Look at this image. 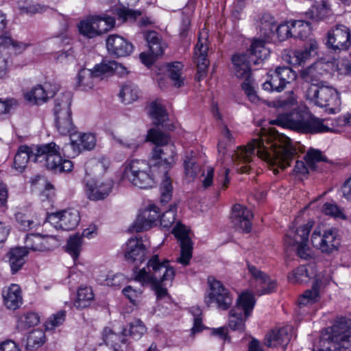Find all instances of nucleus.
<instances>
[{"label":"nucleus","instance_id":"nucleus-1","mask_svg":"<svg viewBox=\"0 0 351 351\" xmlns=\"http://www.w3.org/2000/svg\"><path fill=\"white\" fill-rule=\"evenodd\" d=\"M257 149V156L271 165L285 169L297 154L292 141L274 129L250 141L247 146L239 148L232 155L234 162L249 163Z\"/></svg>","mask_w":351,"mask_h":351},{"label":"nucleus","instance_id":"nucleus-2","mask_svg":"<svg viewBox=\"0 0 351 351\" xmlns=\"http://www.w3.org/2000/svg\"><path fill=\"white\" fill-rule=\"evenodd\" d=\"M147 140L155 145L150 162L152 168L158 167L163 173L160 186V203L166 204L171 199L173 193L172 182L168 171L175 163L174 146L169 145L167 135L154 128L148 131Z\"/></svg>","mask_w":351,"mask_h":351},{"label":"nucleus","instance_id":"nucleus-3","mask_svg":"<svg viewBox=\"0 0 351 351\" xmlns=\"http://www.w3.org/2000/svg\"><path fill=\"white\" fill-rule=\"evenodd\" d=\"M269 50L265 47L263 40H254L250 47V54L234 55L232 58V71L237 78L243 80L241 88L249 100L257 103L259 97L255 90V80L252 77L250 62L261 64L269 55Z\"/></svg>","mask_w":351,"mask_h":351},{"label":"nucleus","instance_id":"nucleus-4","mask_svg":"<svg viewBox=\"0 0 351 351\" xmlns=\"http://www.w3.org/2000/svg\"><path fill=\"white\" fill-rule=\"evenodd\" d=\"M324 121V119L315 117L306 110L295 109L289 113L280 114L269 123L302 133L317 134L332 131V128Z\"/></svg>","mask_w":351,"mask_h":351},{"label":"nucleus","instance_id":"nucleus-5","mask_svg":"<svg viewBox=\"0 0 351 351\" xmlns=\"http://www.w3.org/2000/svg\"><path fill=\"white\" fill-rule=\"evenodd\" d=\"M145 268L135 271V280L140 282L143 286L146 283H152L156 289V294L158 299H162L167 295V290L161 287V283L170 280L175 276V270L169 265V261L160 262L158 255H154L147 264Z\"/></svg>","mask_w":351,"mask_h":351},{"label":"nucleus","instance_id":"nucleus-6","mask_svg":"<svg viewBox=\"0 0 351 351\" xmlns=\"http://www.w3.org/2000/svg\"><path fill=\"white\" fill-rule=\"evenodd\" d=\"M313 351H351V332L347 319L341 317L329 332L322 334Z\"/></svg>","mask_w":351,"mask_h":351},{"label":"nucleus","instance_id":"nucleus-7","mask_svg":"<svg viewBox=\"0 0 351 351\" xmlns=\"http://www.w3.org/2000/svg\"><path fill=\"white\" fill-rule=\"evenodd\" d=\"M36 162L43 163L47 169L57 172L71 171L73 163L71 160L62 159L60 147L54 142L39 145Z\"/></svg>","mask_w":351,"mask_h":351},{"label":"nucleus","instance_id":"nucleus-8","mask_svg":"<svg viewBox=\"0 0 351 351\" xmlns=\"http://www.w3.org/2000/svg\"><path fill=\"white\" fill-rule=\"evenodd\" d=\"M308 267L311 271L305 266L302 265L294 269L288 276L289 280L291 283L302 284L307 282L311 278V275H315V281L313 283L311 289L305 291L299 299V304L300 306H305L308 303H315L317 302L320 298L319 287L321 280L318 275L314 274V266L309 265Z\"/></svg>","mask_w":351,"mask_h":351},{"label":"nucleus","instance_id":"nucleus-9","mask_svg":"<svg viewBox=\"0 0 351 351\" xmlns=\"http://www.w3.org/2000/svg\"><path fill=\"white\" fill-rule=\"evenodd\" d=\"M307 97L322 108H326L329 114L339 111L341 100L337 90L331 86H310L306 92Z\"/></svg>","mask_w":351,"mask_h":351},{"label":"nucleus","instance_id":"nucleus-10","mask_svg":"<svg viewBox=\"0 0 351 351\" xmlns=\"http://www.w3.org/2000/svg\"><path fill=\"white\" fill-rule=\"evenodd\" d=\"M255 304L254 298L250 293H243L237 300V305L230 311L229 327L233 330L243 332L245 322L250 315Z\"/></svg>","mask_w":351,"mask_h":351},{"label":"nucleus","instance_id":"nucleus-11","mask_svg":"<svg viewBox=\"0 0 351 351\" xmlns=\"http://www.w3.org/2000/svg\"><path fill=\"white\" fill-rule=\"evenodd\" d=\"M297 79V73L289 66H277L268 73V80L263 84V88L269 92H282L288 84Z\"/></svg>","mask_w":351,"mask_h":351},{"label":"nucleus","instance_id":"nucleus-12","mask_svg":"<svg viewBox=\"0 0 351 351\" xmlns=\"http://www.w3.org/2000/svg\"><path fill=\"white\" fill-rule=\"evenodd\" d=\"M209 291L204 298L206 304L209 306L215 304L217 308L228 310L232 305L233 297L223 285L217 280H209Z\"/></svg>","mask_w":351,"mask_h":351},{"label":"nucleus","instance_id":"nucleus-13","mask_svg":"<svg viewBox=\"0 0 351 351\" xmlns=\"http://www.w3.org/2000/svg\"><path fill=\"white\" fill-rule=\"evenodd\" d=\"M110 27V16L106 14L90 15L77 25L79 32L83 36L92 38L106 32Z\"/></svg>","mask_w":351,"mask_h":351},{"label":"nucleus","instance_id":"nucleus-14","mask_svg":"<svg viewBox=\"0 0 351 351\" xmlns=\"http://www.w3.org/2000/svg\"><path fill=\"white\" fill-rule=\"evenodd\" d=\"M312 226L313 222L308 221L298 228L295 233L289 232L287 235L286 243L290 245H297V255L302 259L307 260L311 256L312 251L307 243Z\"/></svg>","mask_w":351,"mask_h":351},{"label":"nucleus","instance_id":"nucleus-15","mask_svg":"<svg viewBox=\"0 0 351 351\" xmlns=\"http://www.w3.org/2000/svg\"><path fill=\"white\" fill-rule=\"evenodd\" d=\"M326 45L335 52L347 50L351 45V32L344 25L338 24L327 33Z\"/></svg>","mask_w":351,"mask_h":351},{"label":"nucleus","instance_id":"nucleus-16","mask_svg":"<svg viewBox=\"0 0 351 351\" xmlns=\"http://www.w3.org/2000/svg\"><path fill=\"white\" fill-rule=\"evenodd\" d=\"M144 38L147 43L151 54L141 53L139 57L142 63L149 66L155 62L156 58L163 55L167 45L155 31L145 32Z\"/></svg>","mask_w":351,"mask_h":351},{"label":"nucleus","instance_id":"nucleus-17","mask_svg":"<svg viewBox=\"0 0 351 351\" xmlns=\"http://www.w3.org/2000/svg\"><path fill=\"white\" fill-rule=\"evenodd\" d=\"M79 212L75 209L63 210L49 215L48 221L56 229L69 231L73 230L80 222Z\"/></svg>","mask_w":351,"mask_h":351},{"label":"nucleus","instance_id":"nucleus-18","mask_svg":"<svg viewBox=\"0 0 351 351\" xmlns=\"http://www.w3.org/2000/svg\"><path fill=\"white\" fill-rule=\"evenodd\" d=\"M189 232L186 227L180 222L172 230V233L180 241L181 248L180 256L177 258V262L183 266L189 265L192 257L193 243Z\"/></svg>","mask_w":351,"mask_h":351},{"label":"nucleus","instance_id":"nucleus-19","mask_svg":"<svg viewBox=\"0 0 351 351\" xmlns=\"http://www.w3.org/2000/svg\"><path fill=\"white\" fill-rule=\"evenodd\" d=\"M311 242L315 247L327 254L337 250L340 245L337 231L335 230H326L323 234L320 230H315L312 234Z\"/></svg>","mask_w":351,"mask_h":351},{"label":"nucleus","instance_id":"nucleus-20","mask_svg":"<svg viewBox=\"0 0 351 351\" xmlns=\"http://www.w3.org/2000/svg\"><path fill=\"white\" fill-rule=\"evenodd\" d=\"M147 254L145 245L143 243L141 237H134L130 239L126 243L124 256L125 260L135 265L134 268V275L135 271H138V264L142 263L145 261Z\"/></svg>","mask_w":351,"mask_h":351},{"label":"nucleus","instance_id":"nucleus-21","mask_svg":"<svg viewBox=\"0 0 351 351\" xmlns=\"http://www.w3.org/2000/svg\"><path fill=\"white\" fill-rule=\"evenodd\" d=\"M57 245L58 241L53 237L29 234L25 238L24 248L26 250L45 252L53 250Z\"/></svg>","mask_w":351,"mask_h":351},{"label":"nucleus","instance_id":"nucleus-22","mask_svg":"<svg viewBox=\"0 0 351 351\" xmlns=\"http://www.w3.org/2000/svg\"><path fill=\"white\" fill-rule=\"evenodd\" d=\"M252 211L245 206L239 204L233 206L230 219L235 229L243 232H250L252 229Z\"/></svg>","mask_w":351,"mask_h":351},{"label":"nucleus","instance_id":"nucleus-23","mask_svg":"<svg viewBox=\"0 0 351 351\" xmlns=\"http://www.w3.org/2000/svg\"><path fill=\"white\" fill-rule=\"evenodd\" d=\"M159 208L152 205L143 210L138 216L133 225L130 228L132 232H140L151 228L158 219Z\"/></svg>","mask_w":351,"mask_h":351},{"label":"nucleus","instance_id":"nucleus-24","mask_svg":"<svg viewBox=\"0 0 351 351\" xmlns=\"http://www.w3.org/2000/svg\"><path fill=\"white\" fill-rule=\"evenodd\" d=\"M37 149H39V145L27 146L23 145L19 146L14 156L13 168L19 173H22L29 161L36 162Z\"/></svg>","mask_w":351,"mask_h":351},{"label":"nucleus","instance_id":"nucleus-25","mask_svg":"<svg viewBox=\"0 0 351 351\" xmlns=\"http://www.w3.org/2000/svg\"><path fill=\"white\" fill-rule=\"evenodd\" d=\"M58 91L56 85L52 86L49 83H45L43 85H37L25 94V99L33 104L40 105L52 97Z\"/></svg>","mask_w":351,"mask_h":351},{"label":"nucleus","instance_id":"nucleus-26","mask_svg":"<svg viewBox=\"0 0 351 351\" xmlns=\"http://www.w3.org/2000/svg\"><path fill=\"white\" fill-rule=\"evenodd\" d=\"M147 328L143 322L139 319H136L130 324L129 329L124 328L122 332V338L121 345L117 343L114 345V351H129L128 345L125 337L130 335L134 339H140L146 332Z\"/></svg>","mask_w":351,"mask_h":351},{"label":"nucleus","instance_id":"nucleus-27","mask_svg":"<svg viewBox=\"0 0 351 351\" xmlns=\"http://www.w3.org/2000/svg\"><path fill=\"white\" fill-rule=\"evenodd\" d=\"M96 145V138L90 133L75 134L71 138V143L66 146V149H72L73 153L69 155L72 157L78 155L83 150H91Z\"/></svg>","mask_w":351,"mask_h":351},{"label":"nucleus","instance_id":"nucleus-28","mask_svg":"<svg viewBox=\"0 0 351 351\" xmlns=\"http://www.w3.org/2000/svg\"><path fill=\"white\" fill-rule=\"evenodd\" d=\"M292 327L287 326L278 330H272L271 332L266 335L265 344L267 347H276L280 346L285 350L291 339V331Z\"/></svg>","mask_w":351,"mask_h":351},{"label":"nucleus","instance_id":"nucleus-29","mask_svg":"<svg viewBox=\"0 0 351 351\" xmlns=\"http://www.w3.org/2000/svg\"><path fill=\"white\" fill-rule=\"evenodd\" d=\"M250 273L256 281L260 284L261 288H257L256 293L259 295L268 294L274 291L276 287L274 281L271 280L268 276L263 271L258 270L256 267L248 265Z\"/></svg>","mask_w":351,"mask_h":351},{"label":"nucleus","instance_id":"nucleus-30","mask_svg":"<svg viewBox=\"0 0 351 351\" xmlns=\"http://www.w3.org/2000/svg\"><path fill=\"white\" fill-rule=\"evenodd\" d=\"M110 192L108 182L100 181L87 182L85 185V193L88 199L91 201L102 200L107 197Z\"/></svg>","mask_w":351,"mask_h":351},{"label":"nucleus","instance_id":"nucleus-31","mask_svg":"<svg viewBox=\"0 0 351 351\" xmlns=\"http://www.w3.org/2000/svg\"><path fill=\"white\" fill-rule=\"evenodd\" d=\"M317 41L310 39L304 44L302 49L296 50L293 53V56L290 57V63L293 65H301L310 57L317 53Z\"/></svg>","mask_w":351,"mask_h":351},{"label":"nucleus","instance_id":"nucleus-32","mask_svg":"<svg viewBox=\"0 0 351 351\" xmlns=\"http://www.w3.org/2000/svg\"><path fill=\"white\" fill-rule=\"evenodd\" d=\"M140 0H119L122 8L116 10V14L121 23L126 21H134L137 17L142 15V12L137 10L129 8V6H134Z\"/></svg>","mask_w":351,"mask_h":351},{"label":"nucleus","instance_id":"nucleus-33","mask_svg":"<svg viewBox=\"0 0 351 351\" xmlns=\"http://www.w3.org/2000/svg\"><path fill=\"white\" fill-rule=\"evenodd\" d=\"M4 304L9 309L15 310L22 304L23 298L20 287L12 284L3 291Z\"/></svg>","mask_w":351,"mask_h":351},{"label":"nucleus","instance_id":"nucleus-34","mask_svg":"<svg viewBox=\"0 0 351 351\" xmlns=\"http://www.w3.org/2000/svg\"><path fill=\"white\" fill-rule=\"evenodd\" d=\"M133 51V45L124 38L111 34V56L125 57Z\"/></svg>","mask_w":351,"mask_h":351},{"label":"nucleus","instance_id":"nucleus-35","mask_svg":"<svg viewBox=\"0 0 351 351\" xmlns=\"http://www.w3.org/2000/svg\"><path fill=\"white\" fill-rule=\"evenodd\" d=\"M71 94L66 92L58 95L54 100L53 109L54 117L68 116L71 114Z\"/></svg>","mask_w":351,"mask_h":351},{"label":"nucleus","instance_id":"nucleus-36","mask_svg":"<svg viewBox=\"0 0 351 351\" xmlns=\"http://www.w3.org/2000/svg\"><path fill=\"white\" fill-rule=\"evenodd\" d=\"M28 250L22 247L12 248L8 253V258L12 274L17 272L25 263Z\"/></svg>","mask_w":351,"mask_h":351},{"label":"nucleus","instance_id":"nucleus-37","mask_svg":"<svg viewBox=\"0 0 351 351\" xmlns=\"http://www.w3.org/2000/svg\"><path fill=\"white\" fill-rule=\"evenodd\" d=\"M321 66V63H315L301 70V78L305 82L311 83V86L319 87L322 82L321 78L322 73L321 72L322 68H319Z\"/></svg>","mask_w":351,"mask_h":351},{"label":"nucleus","instance_id":"nucleus-38","mask_svg":"<svg viewBox=\"0 0 351 351\" xmlns=\"http://www.w3.org/2000/svg\"><path fill=\"white\" fill-rule=\"evenodd\" d=\"M95 295L90 287L82 285L77 292L76 299L73 302V306L79 309L88 307L93 302Z\"/></svg>","mask_w":351,"mask_h":351},{"label":"nucleus","instance_id":"nucleus-39","mask_svg":"<svg viewBox=\"0 0 351 351\" xmlns=\"http://www.w3.org/2000/svg\"><path fill=\"white\" fill-rule=\"evenodd\" d=\"M152 167V165H151V162L149 164L145 160L137 159L131 160L125 163L123 176L130 180L131 176H135L136 174L145 171H150Z\"/></svg>","mask_w":351,"mask_h":351},{"label":"nucleus","instance_id":"nucleus-40","mask_svg":"<svg viewBox=\"0 0 351 351\" xmlns=\"http://www.w3.org/2000/svg\"><path fill=\"white\" fill-rule=\"evenodd\" d=\"M55 126L61 135H69L71 138L76 132V128L73 125L71 114L55 117Z\"/></svg>","mask_w":351,"mask_h":351},{"label":"nucleus","instance_id":"nucleus-41","mask_svg":"<svg viewBox=\"0 0 351 351\" xmlns=\"http://www.w3.org/2000/svg\"><path fill=\"white\" fill-rule=\"evenodd\" d=\"M96 81L91 69L84 68L77 74L76 86L80 90H88L94 87Z\"/></svg>","mask_w":351,"mask_h":351},{"label":"nucleus","instance_id":"nucleus-42","mask_svg":"<svg viewBox=\"0 0 351 351\" xmlns=\"http://www.w3.org/2000/svg\"><path fill=\"white\" fill-rule=\"evenodd\" d=\"M118 95L122 102L129 104L138 99L140 91L137 86L128 82L121 86Z\"/></svg>","mask_w":351,"mask_h":351},{"label":"nucleus","instance_id":"nucleus-43","mask_svg":"<svg viewBox=\"0 0 351 351\" xmlns=\"http://www.w3.org/2000/svg\"><path fill=\"white\" fill-rule=\"evenodd\" d=\"M150 171H145L135 176H131L130 182L140 189H148L154 186V178L149 173Z\"/></svg>","mask_w":351,"mask_h":351},{"label":"nucleus","instance_id":"nucleus-44","mask_svg":"<svg viewBox=\"0 0 351 351\" xmlns=\"http://www.w3.org/2000/svg\"><path fill=\"white\" fill-rule=\"evenodd\" d=\"M169 76L176 87L184 86V79L182 77L183 64L180 62L169 63L167 64Z\"/></svg>","mask_w":351,"mask_h":351},{"label":"nucleus","instance_id":"nucleus-45","mask_svg":"<svg viewBox=\"0 0 351 351\" xmlns=\"http://www.w3.org/2000/svg\"><path fill=\"white\" fill-rule=\"evenodd\" d=\"M83 244L82 237L79 233L71 236L67 241L66 252L74 261L77 260L80 254Z\"/></svg>","mask_w":351,"mask_h":351},{"label":"nucleus","instance_id":"nucleus-46","mask_svg":"<svg viewBox=\"0 0 351 351\" xmlns=\"http://www.w3.org/2000/svg\"><path fill=\"white\" fill-rule=\"evenodd\" d=\"M292 36L300 39L306 38L311 33V24L302 20L291 21Z\"/></svg>","mask_w":351,"mask_h":351},{"label":"nucleus","instance_id":"nucleus-47","mask_svg":"<svg viewBox=\"0 0 351 351\" xmlns=\"http://www.w3.org/2000/svg\"><path fill=\"white\" fill-rule=\"evenodd\" d=\"M277 24L274 18L268 14L263 15L261 19V31L265 37L270 38L275 35Z\"/></svg>","mask_w":351,"mask_h":351},{"label":"nucleus","instance_id":"nucleus-48","mask_svg":"<svg viewBox=\"0 0 351 351\" xmlns=\"http://www.w3.org/2000/svg\"><path fill=\"white\" fill-rule=\"evenodd\" d=\"M15 219L21 229L27 231L38 226L40 222L33 219L27 213L19 211L16 213Z\"/></svg>","mask_w":351,"mask_h":351},{"label":"nucleus","instance_id":"nucleus-49","mask_svg":"<svg viewBox=\"0 0 351 351\" xmlns=\"http://www.w3.org/2000/svg\"><path fill=\"white\" fill-rule=\"evenodd\" d=\"M45 332L42 330H34L27 337L26 347L27 349H34L41 346L45 342Z\"/></svg>","mask_w":351,"mask_h":351},{"label":"nucleus","instance_id":"nucleus-50","mask_svg":"<svg viewBox=\"0 0 351 351\" xmlns=\"http://www.w3.org/2000/svg\"><path fill=\"white\" fill-rule=\"evenodd\" d=\"M17 8L21 14L32 15L45 12L48 7L40 4H33L27 1L18 2Z\"/></svg>","mask_w":351,"mask_h":351},{"label":"nucleus","instance_id":"nucleus-51","mask_svg":"<svg viewBox=\"0 0 351 351\" xmlns=\"http://www.w3.org/2000/svg\"><path fill=\"white\" fill-rule=\"evenodd\" d=\"M150 114L156 125L162 124L167 119V114L165 108L157 101L152 103Z\"/></svg>","mask_w":351,"mask_h":351},{"label":"nucleus","instance_id":"nucleus-52","mask_svg":"<svg viewBox=\"0 0 351 351\" xmlns=\"http://www.w3.org/2000/svg\"><path fill=\"white\" fill-rule=\"evenodd\" d=\"M184 172L186 176L193 180L196 178L200 171V168L197 164L195 158L193 156H186L184 160Z\"/></svg>","mask_w":351,"mask_h":351},{"label":"nucleus","instance_id":"nucleus-53","mask_svg":"<svg viewBox=\"0 0 351 351\" xmlns=\"http://www.w3.org/2000/svg\"><path fill=\"white\" fill-rule=\"evenodd\" d=\"M39 316L35 313H27L19 318L17 327L25 330L37 325L39 323Z\"/></svg>","mask_w":351,"mask_h":351},{"label":"nucleus","instance_id":"nucleus-54","mask_svg":"<svg viewBox=\"0 0 351 351\" xmlns=\"http://www.w3.org/2000/svg\"><path fill=\"white\" fill-rule=\"evenodd\" d=\"M177 213V204L170 206L169 210L165 211L160 217V226L165 228H169L175 222Z\"/></svg>","mask_w":351,"mask_h":351},{"label":"nucleus","instance_id":"nucleus-55","mask_svg":"<svg viewBox=\"0 0 351 351\" xmlns=\"http://www.w3.org/2000/svg\"><path fill=\"white\" fill-rule=\"evenodd\" d=\"M326 157L322 156L321 151L313 148L309 149L305 156L306 165L312 170L315 169L316 162L326 161Z\"/></svg>","mask_w":351,"mask_h":351},{"label":"nucleus","instance_id":"nucleus-56","mask_svg":"<svg viewBox=\"0 0 351 351\" xmlns=\"http://www.w3.org/2000/svg\"><path fill=\"white\" fill-rule=\"evenodd\" d=\"M91 71L97 80H102L110 73V60L104 59L100 63L95 65Z\"/></svg>","mask_w":351,"mask_h":351},{"label":"nucleus","instance_id":"nucleus-57","mask_svg":"<svg viewBox=\"0 0 351 351\" xmlns=\"http://www.w3.org/2000/svg\"><path fill=\"white\" fill-rule=\"evenodd\" d=\"M323 213L326 215L332 216L336 219H346L347 217L343 210L335 204L325 203L322 208Z\"/></svg>","mask_w":351,"mask_h":351},{"label":"nucleus","instance_id":"nucleus-58","mask_svg":"<svg viewBox=\"0 0 351 351\" xmlns=\"http://www.w3.org/2000/svg\"><path fill=\"white\" fill-rule=\"evenodd\" d=\"M0 46L4 47H12L16 52H21L27 47V45L19 41H15L8 36L3 35L0 36Z\"/></svg>","mask_w":351,"mask_h":351},{"label":"nucleus","instance_id":"nucleus-59","mask_svg":"<svg viewBox=\"0 0 351 351\" xmlns=\"http://www.w3.org/2000/svg\"><path fill=\"white\" fill-rule=\"evenodd\" d=\"M65 319V311H60L51 316L45 322V328L48 330H52L56 327L61 325Z\"/></svg>","mask_w":351,"mask_h":351},{"label":"nucleus","instance_id":"nucleus-60","mask_svg":"<svg viewBox=\"0 0 351 351\" xmlns=\"http://www.w3.org/2000/svg\"><path fill=\"white\" fill-rule=\"evenodd\" d=\"M275 34L277 35L280 41H283L289 37H293L291 22H287L277 25Z\"/></svg>","mask_w":351,"mask_h":351},{"label":"nucleus","instance_id":"nucleus-61","mask_svg":"<svg viewBox=\"0 0 351 351\" xmlns=\"http://www.w3.org/2000/svg\"><path fill=\"white\" fill-rule=\"evenodd\" d=\"M295 104V99L293 97V92H290V95L286 98L284 97H280L278 99L274 101V106L277 108L287 109L293 106Z\"/></svg>","mask_w":351,"mask_h":351},{"label":"nucleus","instance_id":"nucleus-62","mask_svg":"<svg viewBox=\"0 0 351 351\" xmlns=\"http://www.w3.org/2000/svg\"><path fill=\"white\" fill-rule=\"evenodd\" d=\"M122 292L132 303L135 304L137 299L141 297L143 291L141 289H135L132 286H128L123 289Z\"/></svg>","mask_w":351,"mask_h":351},{"label":"nucleus","instance_id":"nucleus-63","mask_svg":"<svg viewBox=\"0 0 351 351\" xmlns=\"http://www.w3.org/2000/svg\"><path fill=\"white\" fill-rule=\"evenodd\" d=\"M8 191L5 184L0 182V206L7 208Z\"/></svg>","mask_w":351,"mask_h":351},{"label":"nucleus","instance_id":"nucleus-64","mask_svg":"<svg viewBox=\"0 0 351 351\" xmlns=\"http://www.w3.org/2000/svg\"><path fill=\"white\" fill-rule=\"evenodd\" d=\"M0 351H21L19 346L12 341H6L0 343Z\"/></svg>","mask_w":351,"mask_h":351}]
</instances>
